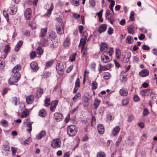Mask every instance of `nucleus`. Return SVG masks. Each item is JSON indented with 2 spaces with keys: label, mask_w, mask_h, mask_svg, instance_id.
Segmentation results:
<instances>
[{
  "label": "nucleus",
  "mask_w": 157,
  "mask_h": 157,
  "mask_svg": "<svg viewBox=\"0 0 157 157\" xmlns=\"http://www.w3.org/2000/svg\"><path fill=\"white\" fill-rule=\"evenodd\" d=\"M113 52V49L111 48H109V52H103L101 56V61L104 63L110 62L112 59Z\"/></svg>",
  "instance_id": "nucleus-1"
},
{
  "label": "nucleus",
  "mask_w": 157,
  "mask_h": 157,
  "mask_svg": "<svg viewBox=\"0 0 157 157\" xmlns=\"http://www.w3.org/2000/svg\"><path fill=\"white\" fill-rule=\"evenodd\" d=\"M67 134L68 135L73 136H75L77 133L76 127L74 125H71L67 128Z\"/></svg>",
  "instance_id": "nucleus-2"
},
{
  "label": "nucleus",
  "mask_w": 157,
  "mask_h": 157,
  "mask_svg": "<svg viewBox=\"0 0 157 157\" xmlns=\"http://www.w3.org/2000/svg\"><path fill=\"white\" fill-rule=\"evenodd\" d=\"M21 78L20 74H13L12 75L8 80V83L10 85H13L15 83L17 82Z\"/></svg>",
  "instance_id": "nucleus-3"
},
{
  "label": "nucleus",
  "mask_w": 157,
  "mask_h": 157,
  "mask_svg": "<svg viewBox=\"0 0 157 157\" xmlns=\"http://www.w3.org/2000/svg\"><path fill=\"white\" fill-rule=\"evenodd\" d=\"M56 70L60 75H63L64 71V65L62 63L57 62L56 65Z\"/></svg>",
  "instance_id": "nucleus-4"
},
{
  "label": "nucleus",
  "mask_w": 157,
  "mask_h": 157,
  "mask_svg": "<svg viewBox=\"0 0 157 157\" xmlns=\"http://www.w3.org/2000/svg\"><path fill=\"white\" fill-rule=\"evenodd\" d=\"M19 99L17 98L16 97H14L13 98L12 103L15 105H17V107L20 108H25V103L23 102H20L19 100Z\"/></svg>",
  "instance_id": "nucleus-5"
},
{
  "label": "nucleus",
  "mask_w": 157,
  "mask_h": 157,
  "mask_svg": "<svg viewBox=\"0 0 157 157\" xmlns=\"http://www.w3.org/2000/svg\"><path fill=\"white\" fill-rule=\"evenodd\" d=\"M56 29L58 34H63L64 33V30L63 23H56Z\"/></svg>",
  "instance_id": "nucleus-6"
},
{
  "label": "nucleus",
  "mask_w": 157,
  "mask_h": 157,
  "mask_svg": "<svg viewBox=\"0 0 157 157\" xmlns=\"http://www.w3.org/2000/svg\"><path fill=\"white\" fill-rule=\"evenodd\" d=\"M60 140L59 139H54L52 142L51 146L54 148H58L60 147Z\"/></svg>",
  "instance_id": "nucleus-7"
},
{
  "label": "nucleus",
  "mask_w": 157,
  "mask_h": 157,
  "mask_svg": "<svg viewBox=\"0 0 157 157\" xmlns=\"http://www.w3.org/2000/svg\"><path fill=\"white\" fill-rule=\"evenodd\" d=\"M152 93L153 91L151 89H147L140 90V94L142 96H147L152 94Z\"/></svg>",
  "instance_id": "nucleus-8"
},
{
  "label": "nucleus",
  "mask_w": 157,
  "mask_h": 157,
  "mask_svg": "<svg viewBox=\"0 0 157 157\" xmlns=\"http://www.w3.org/2000/svg\"><path fill=\"white\" fill-rule=\"evenodd\" d=\"M10 147L7 144H4L2 146V152L5 155H7L10 152Z\"/></svg>",
  "instance_id": "nucleus-9"
},
{
  "label": "nucleus",
  "mask_w": 157,
  "mask_h": 157,
  "mask_svg": "<svg viewBox=\"0 0 157 157\" xmlns=\"http://www.w3.org/2000/svg\"><path fill=\"white\" fill-rule=\"evenodd\" d=\"M24 16L26 19H29L31 16V10L30 8H27L24 13Z\"/></svg>",
  "instance_id": "nucleus-10"
},
{
  "label": "nucleus",
  "mask_w": 157,
  "mask_h": 157,
  "mask_svg": "<svg viewBox=\"0 0 157 157\" xmlns=\"http://www.w3.org/2000/svg\"><path fill=\"white\" fill-rule=\"evenodd\" d=\"M87 36H85L84 38H81L80 41V43L79 46L81 45L82 46V51L83 50L84 48L85 45L86 44V40H87Z\"/></svg>",
  "instance_id": "nucleus-11"
},
{
  "label": "nucleus",
  "mask_w": 157,
  "mask_h": 157,
  "mask_svg": "<svg viewBox=\"0 0 157 157\" xmlns=\"http://www.w3.org/2000/svg\"><path fill=\"white\" fill-rule=\"evenodd\" d=\"M47 32V28H42L41 29L40 33L39 35V37L42 38H44L45 37Z\"/></svg>",
  "instance_id": "nucleus-12"
},
{
  "label": "nucleus",
  "mask_w": 157,
  "mask_h": 157,
  "mask_svg": "<svg viewBox=\"0 0 157 157\" xmlns=\"http://www.w3.org/2000/svg\"><path fill=\"white\" fill-rule=\"evenodd\" d=\"M101 51L103 52H109V48H108L107 44L104 43L101 44L100 48Z\"/></svg>",
  "instance_id": "nucleus-13"
},
{
  "label": "nucleus",
  "mask_w": 157,
  "mask_h": 157,
  "mask_svg": "<svg viewBox=\"0 0 157 157\" xmlns=\"http://www.w3.org/2000/svg\"><path fill=\"white\" fill-rule=\"evenodd\" d=\"M107 28V25L106 24L101 25L99 26L98 31L99 33H101L105 32L106 29Z\"/></svg>",
  "instance_id": "nucleus-14"
},
{
  "label": "nucleus",
  "mask_w": 157,
  "mask_h": 157,
  "mask_svg": "<svg viewBox=\"0 0 157 157\" xmlns=\"http://www.w3.org/2000/svg\"><path fill=\"white\" fill-rule=\"evenodd\" d=\"M63 116L59 113H56L54 114V118L57 121H60L63 118Z\"/></svg>",
  "instance_id": "nucleus-15"
},
{
  "label": "nucleus",
  "mask_w": 157,
  "mask_h": 157,
  "mask_svg": "<svg viewBox=\"0 0 157 157\" xmlns=\"http://www.w3.org/2000/svg\"><path fill=\"white\" fill-rule=\"evenodd\" d=\"M149 74V71L147 69H143L139 72L140 75L143 77L147 76Z\"/></svg>",
  "instance_id": "nucleus-16"
},
{
  "label": "nucleus",
  "mask_w": 157,
  "mask_h": 157,
  "mask_svg": "<svg viewBox=\"0 0 157 157\" xmlns=\"http://www.w3.org/2000/svg\"><path fill=\"white\" fill-rule=\"evenodd\" d=\"M21 66L20 65H17L12 69V72L14 74H17V73L20 74L18 71L21 69Z\"/></svg>",
  "instance_id": "nucleus-17"
},
{
  "label": "nucleus",
  "mask_w": 157,
  "mask_h": 157,
  "mask_svg": "<svg viewBox=\"0 0 157 157\" xmlns=\"http://www.w3.org/2000/svg\"><path fill=\"white\" fill-rule=\"evenodd\" d=\"M10 47L9 45L7 44L6 45L4 48L3 51L5 53V54L4 55V58H6L8 53L10 51Z\"/></svg>",
  "instance_id": "nucleus-18"
},
{
  "label": "nucleus",
  "mask_w": 157,
  "mask_h": 157,
  "mask_svg": "<svg viewBox=\"0 0 157 157\" xmlns=\"http://www.w3.org/2000/svg\"><path fill=\"white\" fill-rule=\"evenodd\" d=\"M21 118H23L29 115V111L27 109H23L21 110Z\"/></svg>",
  "instance_id": "nucleus-19"
},
{
  "label": "nucleus",
  "mask_w": 157,
  "mask_h": 157,
  "mask_svg": "<svg viewBox=\"0 0 157 157\" xmlns=\"http://www.w3.org/2000/svg\"><path fill=\"white\" fill-rule=\"evenodd\" d=\"M30 66L31 68L34 71H37L38 69L37 64L35 62H32L30 64Z\"/></svg>",
  "instance_id": "nucleus-20"
},
{
  "label": "nucleus",
  "mask_w": 157,
  "mask_h": 157,
  "mask_svg": "<svg viewBox=\"0 0 157 157\" xmlns=\"http://www.w3.org/2000/svg\"><path fill=\"white\" fill-rule=\"evenodd\" d=\"M98 133L100 134H103L104 132V126L102 124H99L98 125Z\"/></svg>",
  "instance_id": "nucleus-21"
},
{
  "label": "nucleus",
  "mask_w": 157,
  "mask_h": 157,
  "mask_svg": "<svg viewBox=\"0 0 157 157\" xmlns=\"http://www.w3.org/2000/svg\"><path fill=\"white\" fill-rule=\"evenodd\" d=\"M34 99V96L33 95H30L26 97V101L28 104H31Z\"/></svg>",
  "instance_id": "nucleus-22"
},
{
  "label": "nucleus",
  "mask_w": 157,
  "mask_h": 157,
  "mask_svg": "<svg viewBox=\"0 0 157 157\" xmlns=\"http://www.w3.org/2000/svg\"><path fill=\"white\" fill-rule=\"evenodd\" d=\"M120 130V128L119 126H117L114 128L112 131V134L113 136H116L119 133Z\"/></svg>",
  "instance_id": "nucleus-23"
},
{
  "label": "nucleus",
  "mask_w": 157,
  "mask_h": 157,
  "mask_svg": "<svg viewBox=\"0 0 157 157\" xmlns=\"http://www.w3.org/2000/svg\"><path fill=\"white\" fill-rule=\"evenodd\" d=\"M23 43V42L22 40H20L19 41L15 46L14 48V50L15 51L18 52L20 48L21 47Z\"/></svg>",
  "instance_id": "nucleus-24"
},
{
  "label": "nucleus",
  "mask_w": 157,
  "mask_h": 157,
  "mask_svg": "<svg viewBox=\"0 0 157 157\" xmlns=\"http://www.w3.org/2000/svg\"><path fill=\"white\" fill-rule=\"evenodd\" d=\"M120 94L122 96H126L128 94V90L126 88H123L120 90Z\"/></svg>",
  "instance_id": "nucleus-25"
},
{
  "label": "nucleus",
  "mask_w": 157,
  "mask_h": 157,
  "mask_svg": "<svg viewBox=\"0 0 157 157\" xmlns=\"http://www.w3.org/2000/svg\"><path fill=\"white\" fill-rule=\"evenodd\" d=\"M128 33H129L133 35L135 33L134 29L133 26L132 25H130L128 27L127 29Z\"/></svg>",
  "instance_id": "nucleus-26"
},
{
  "label": "nucleus",
  "mask_w": 157,
  "mask_h": 157,
  "mask_svg": "<svg viewBox=\"0 0 157 157\" xmlns=\"http://www.w3.org/2000/svg\"><path fill=\"white\" fill-rule=\"evenodd\" d=\"M71 44L70 39L68 37L66 38L63 41V45L65 47L69 46Z\"/></svg>",
  "instance_id": "nucleus-27"
},
{
  "label": "nucleus",
  "mask_w": 157,
  "mask_h": 157,
  "mask_svg": "<svg viewBox=\"0 0 157 157\" xmlns=\"http://www.w3.org/2000/svg\"><path fill=\"white\" fill-rule=\"evenodd\" d=\"M45 135L46 132L45 131H42L38 134L36 135V138L38 140H40Z\"/></svg>",
  "instance_id": "nucleus-28"
},
{
  "label": "nucleus",
  "mask_w": 157,
  "mask_h": 157,
  "mask_svg": "<svg viewBox=\"0 0 157 157\" xmlns=\"http://www.w3.org/2000/svg\"><path fill=\"white\" fill-rule=\"evenodd\" d=\"M9 9L11 11V12H10V13L11 14H14L17 11V7L15 6H11Z\"/></svg>",
  "instance_id": "nucleus-29"
},
{
  "label": "nucleus",
  "mask_w": 157,
  "mask_h": 157,
  "mask_svg": "<svg viewBox=\"0 0 157 157\" xmlns=\"http://www.w3.org/2000/svg\"><path fill=\"white\" fill-rule=\"evenodd\" d=\"M54 8V6L53 5V3H51V6L48 9V11L45 14V15L47 16H49L51 14L52 11Z\"/></svg>",
  "instance_id": "nucleus-30"
},
{
  "label": "nucleus",
  "mask_w": 157,
  "mask_h": 157,
  "mask_svg": "<svg viewBox=\"0 0 157 157\" xmlns=\"http://www.w3.org/2000/svg\"><path fill=\"white\" fill-rule=\"evenodd\" d=\"M126 42L128 44H131L133 42V38L130 36H128L126 39Z\"/></svg>",
  "instance_id": "nucleus-31"
},
{
  "label": "nucleus",
  "mask_w": 157,
  "mask_h": 157,
  "mask_svg": "<svg viewBox=\"0 0 157 157\" xmlns=\"http://www.w3.org/2000/svg\"><path fill=\"white\" fill-rule=\"evenodd\" d=\"M33 123V122H27L26 124V126L27 127V130L29 133H30L32 131V124Z\"/></svg>",
  "instance_id": "nucleus-32"
},
{
  "label": "nucleus",
  "mask_w": 157,
  "mask_h": 157,
  "mask_svg": "<svg viewBox=\"0 0 157 157\" xmlns=\"http://www.w3.org/2000/svg\"><path fill=\"white\" fill-rule=\"evenodd\" d=\"M59 101L57 100H55L52 101L50 104L51 107L50 108H56L58 105Z\"/></svg>",
  "instance_id": "nucleus-33"
},
{
  "label": "nucleus",
  "mask_w": 157,
  "mask_h": 157,
  "mask_svg": "<svg viewBox=\"0 0 157 157\" xmlns=\"http://www.w3.org/2000/svg\"><path fill=\"white\" fill-rule=\"evenodd\" d=\"M39 115L43 117H45L46 115V110L44 109H41L39 113Z\"/></svg>",
  "instance_id": "nucleus-34"
},
{
  "label": "nucleus",
  "mask_w": 157,
  "mask_h": 157,
  "mask_svg": "<svg viewBox=\"0 0 157 157\" xmlns=\"http://www.w3.org/2000/svg\"><path fill=\"white\" fill-rule=\"evenodd\" d=\"M36 52L39 55H40L43 53V50L41 46H39L37 47L36 49Z\"/></svg>",
  "instance_id": "nucleus-35"
},
{
  "label": "nucleus",
  "mask_w": 157,
  "mask_h": 157,
  "mask_svg": "<svg viewBox=\"0 0 157 157\" xmlns=\"http://www.w3.org/2000/svg\"><path fill=\"white\" fill-rule=\"evenodd\" d=\"M42 39L41 40L40 43L43 46H47L48 44V41L47 40H46L44 38H42Z\"/></svg>",
  "instance_id": "nucleus-36"
},
{
  "label": "nucleus",
  "mask_w": 157,
  "mask_h": 157,
  "mask_svg": "<svg viewBox=\"0 0 157 157\" xmlns=\"http://www.w3.org/2000/svg\"><path fill=\"white\" fill-rule=\"evenodd\" d=\"M76 55V54L75 53H74L71 55L69 57V61L71 62H73L75 61Z\"/></svg>",
  "instance_id": "nucleus-37"
},
{
  "label": "nucleus",
  "mask_w": 157,
  "mask_h": 157,
  "mask_svg": "<svg viewBox=\"0 0 157 157\" xmlns=\"http://www.w3.org/2000/svg\"><path fill=\"white\" fill-rule=\"evenodd\" d=\"M121 55V52L120 49L117 48L116 49V57L117 59H119L120 58V56Z\"/></svg>",
  "instance_id": "nucleus-38"
},
{
  "label": "nucleus",
  "mask_w": 157,
  "mask_h": 157,
  "mask_svg": "<svg viewBox=\"0 0 157 157\" xmlns=\"http://www.w3.org/2000/svg\"><path fill=\"white\" fill-rule=\"evenodd\" d=\"M43 93V90L41 89L37 90L36 92V96L38 98L40 97Z\"/></svg>",
  "instance_id": "nucleus-39"
},
{
  "label": "nucleus",
  "mask_w": 157,
  "mask_h": 157,
  "mask_svg": "<svg viewBox=\"0 0 157 157\" xmlns=\"http://www.w3.org/2000/svg\"><path fill=\"white\" fill-rule=\"evenodd\" d=\"M129 101V99L128 98H126L123 99L122 101V103L123 105H126L128 104Z\"/></svg>",
  "instance_id": "nucleus-40"
},
{
  "label": "nucleus",
  "mask_w": 157,
  "mask_h": 157,
  "mask_svg": "<svg viewBox=\"0 0 157 157\" xmlns=\"http://www.w3.org/2000/svg\"><path fill=\"white\" fill-rule=\"evenodd\" d=\"M54 62L53 60H51L48 62L45 65V67L47 68H48L51 67L52 65Z\"/></svg>",
  "instance_id": "nucleus-41"
},
{
  "label": "nucleus",
  "mask_w": 157,
  "mask_h": 157,
  "mask_svg": "<svg viewBox=\"0 0 157 157\" xmlns=\"http://www.w3.org/2000/svg\"><path fill=\"white\" fill-rule=\"evenodd\" d=\"M113 14V13L112 12H111V11L109 10H107L106 11V12L105 13V16L106 17H112V15Z\"/></svg>",
  "instance_id": "nucleus-42"
},
{
  "label": "nucleus",
  "mask_w": 157,
  "mask_h": 157,
  "mask_svg": "<svg viewBox=\"0 0 157 157\" xmlns=\"http://www.w3.org/2000/svg\"><path fill=\"white\" fill-rule=\"evenodd\" d=\"M50 101V98H46L44 100L45 105L46 107H48L50 105V104L48 103Z\"/></svg>",
  "instance_id": "nucleus-43"
},
{
  "label": "nucleus",
  "mask_w": 157,
  "mask_h": 157,
  "mask_svg": "<svg viewBox=\"0 0 157 157\" xmlns=\"http://www.w3.org/2000/svg\"><path fill=\"white\" fill-rule=\"evenodd\" d=\"M110 2L111 3L109 5V8L113 13V7L115 4V1L114 0H112Z\"/></svg>",
  "instance_id": "nucleus-44"
},
{
  "label": "nucleus",
  "mask_w": 157,
  "mask_h": 157,
  "mask_svg": "<svg viewBox=\"0 0 157 157\" xmlns=\"http://www.w3.org/2000/svg\"><path fill=\"white\" fill-rule=\"evenodd\" d=\"M1 123L2 125L4 127H6L8 125V123L7 121L4 120H2L1 121Z\"/></svg>",
  "instance_id": "nucleus-45"
},
{
  "label": "nucleus",
  "mask_w": 157,
  "mask_h": 157,
  "mask_svg": "<svg viewBox=\"0 0 157 157\" xmlns=\"http://www.w3.org/2000/svg\"><path fill=\"white\" fill-rule=\"evenodd\" d=\"M100 101L98 99H96L94 101V107L95 108H97L98 107Z\"/></svg>",
  "instance_id": "nucleus-46"
},
{
  "label": "nucleus",
  "mask_w": 157,
  "mask_h": 157,
  "mask_svg": "<svg viewBox=\"0 0 157 157\" xmlns=\"http://www.w3.org/2000/svg\"><path fill=\"white\" fill-rule=\"evenodd\" d=\"M5 65V61L3 57H0V67H3Z\"/></svg>",
  "instance_id": "nucleus-47"
},
{
  "label": "nucleus",
  "mask_w": 157,
  "mask_h": 157,
  "mask_svg": "<svg viewBox=\"0 0 157 157\" xmlns=\"http://www.w3.org/2000/svg\"><path fill=\"white\" fill-rule=\"evenodd\" d=\"M80 86V81L79 78H78L75 82V88H79Z\"/></svg>",
  "instance_id": "nucleus-48"
},
{
  "label": "nucleus",
  "mask_w": 157,
  "mask_h": 157,
  "mask_svg": "<svg viewBox=\"0 0 157 157\" xmlns=\"http://www.w3.org/2000/svg\"><path fill=\"white\" fill-rule=\"evenodd\" d=\"M97 157H105V155L103 152H99L97 154Z\"/></svg>",
  "instance_id": "nucleus-49"
},
{
  "label": "nucleus",
  "mask_w": 157,
  "mask_h": 157,
  "mask_svg": "<svg viewBox=\"0 0 157 157\" xmlns=\"http://www.w3.org/2000/svg\"><path fill=\"white\" fill-rule=\"evenodd\" d=\"M131 56H129L128 55V56L127 57H124L123 60V61L124 63H128L130 59V57Z\"/></svg>",
  "instance_id": "nucleus-50"
},
{
  "label": "nucleus",
  "mask_w": 157,
  "mask_h": 157,
  "mask_svg": "<svg viewBox=\"0 0 157 157\" xmlns=\"http://www.w3.org/2000/svg\"><path fill=\"white\" fill-rule=\"evenodd\" d=\"M81 94H80L78 92L77 93L75 96L73 98V100L74 101H76L78 98L80 96Z\"/></svg>",
  "instance_id": "nucleus-51"
},
{
  "label": "nucleus",
  "mask_w": 157,
  "mask_h": 157,
  "mask_svg": "<svg viewBox=\"0 0 157 157\" xmlns=\"http://www.w3.org/2000/svg\"><path fill=\"white\" fill-rule=\"evenodd\" d=\"M92 89L94 90H95L97 88L98 84L96 82L93 81L92 83Z\"/></svg>",
  "instance_id": "nucleus-52"
},
{
  "label": "nucleus",
  "mask_w": 157,
  "mask_h": 157,
  "mask_svg": "<svg viewBox=\"0 0 157 157\" xmlns=\"http://www.w3.org/2000/svg\"><path fill=\"white\" fill-rule=\"evenodd\" d=\"M120 77L122 82H125L127 80V78L126 76H124L122 75H120Z\"/></svg>",
  "instance_id": "nucleus-53"
},
{
  "label": "nucleus",
  "mask_w": 157,
  "mask_h": 157,
  "mask_svg": "<svg viewBox=\"0 0 157 157\" xmlns=\"http://www.w3.org/2000/svg\"><path fill=\"white\" fill-rule=\"evenodd\" d=\"M11 150L12 152V155H14L17 152V148L15 147H11Z\"/></svg>",
  "instance_id": "nucleus-54"
},
{
  "label": "nucleus",
  "mask_w": 157,
  "mask_h": 157,
  "mask_svg": "<svg viewBox=\"0 0 157 157\" xmlns=\"http://www.w3.org/2000/svg\"><path fill=\"white\" fill-rule=\"evenodd\" d=\"M3 15L4 17L6 18L7 21L8 22L9 21V15L5 11H4L3 13Z\"/></svg>",
  "instance_id": "nucleus-55"
},
{
  "label": "nucleus",
  "mask_w": 157,
  "mask_h": 157,
  "mask_svg": "<svg viewBox=\"0 0 157 157\" xmlns=\"http://www.w3.org/2000/svg\"><path fill=\"white\" fill-rule=\"evenodd\" d=\"M122 138L121 136H120L119 137L117 141L116 142V146L118 147L120 144V143L121 142V141Z\"/></svg>",
  "instance_id": "nucleus-56"
},
{
  "label": "nucleus",
  "mask_w": 157,
  "mask_h": 157,
  "mask_svg": "<svg viewBox=\"0 0 157 157\" xmlns=\"http://www.w3.org/2000/svg\"><path fill=\"white\" fill-rule=\"evenodd\" d=\"M133 100L135 101H138L140 100V98L136 95H135L134 96Z\"/></svg>",
  "instance_id": "nucleus-57"
},
{
  "label": "nucleus",
  "mask_w": 157,
  "mask_h": 157,
  "mask_svg": "<svg viewBox=\"0 0 157 157\" xmlns=\"http://www.w3.org/2000/svg\"><path fill=\"white\" fill-rule=\"evenodd\" d=\"M36 56V53L35 51H33L30 54V56L32 59L34 58Z\"/></svg>",
  "instance_id": "nucleus-58"
},
{
  "label": "nucleus",
  "mask_w": 157,
  "mask_h": 157,
  "mask_svg": "<svg viewBox=\"0 0 157 157\" xmlns=\"http://www.w3.org/2000/svg\"><path fill=\"white\" fill-rule=\"evenodd\" d=\"M89 3L90 6L93 7L95 6V2L94 0H90Z\"/></svg>",
  "instance_id": "nucleus-59"
},
{
  "label": "nucleus",
  "mask_w": 157,
  "mask_h": 157,
  "mask_svg": "<svg viewBox=\"0 0 157 157\" xmlns=\"http://www.w3.org/2000/svg\"><path fill=\"white\" fill-rule=\"evenodd\" d=\"M30 1L29 2L30 4H33L36 5L38 0H29Z\"/></svg>",
  "instance_id": "nucleus-60"
},
{
  "label": "nucleus",
  "mask_w": 157,
  "mask_h": 157,
  "mask_svg": "<svg viewBox=\"0 0 157 157\" xmlns=\"http://www.w3.org/2000/svg\"><path fill=\"white\" fill-rule=\"evenodd\" d=\"M96 66V64L94 63H92L90 65V67L91 68L93 69V70L94 71L95 70Z\"/></svg>",
  "instance_id": "nucleus-61"
},
{
  "label": "nucleus",
  "mask_w": 157,
  "mask_h": 157,
  "mask_svg": "<svg viewBox=\"0 0 157 157\" xmlns=\"http://www.w3.org/2000/svg\"><path fill=\"white\" fill-rule=\"evenodd\" d=\"M107 119L108 120H111L113 119L114 118V116L110 114H108L107 116Z\"/></svg>",
  "instance_id": "nucleus-62"
},
{
  "label": "nucleus",
  "mask_w": 157,
  "mask_h": 157,
  "mask_svg": "<svg viewBox=\"0 0 157 157\" xmlns=\"http://www.w3.org/2000/svg\"><path fill=\"white\" fill-rule=\"evenodd\" d=\"M147 109H144L143 110V115L144 116L147 115L149 113Z\"/></svg>",
  "instance_id": "nucleus-63"
},
{
  "label": "nucleus",
  "mask_w": 157,
  "mask_h": 157,
  "mask_svg": "<svg viewBox=\"0 0 157 157\" xmlns=\"http://www.w3.org/2000/svg\"><path fill=\"white\" fill-rule=\"evenodd\" d=\"M113 33V30L111 27H109L108 30V33L109 35H111Z\"/></svg>",
  "instance_id": "nucleus-64"
}]
</instances>
